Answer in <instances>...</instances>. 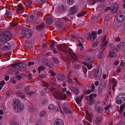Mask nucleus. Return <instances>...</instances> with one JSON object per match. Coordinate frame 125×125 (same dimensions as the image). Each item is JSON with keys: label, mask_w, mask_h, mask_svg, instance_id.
<instances>
[{"label": "nucleus", "mask_w": 125, "mask_h": 125, "mask_svg": "<svg viewBox=\"0 0 125 125\" xmlns=\"http://www.w3.org/2000/svg\"><path fill=\"white\" fill-rule=\"evenodd\" d=\"M86 14V12L85 11H83L80 14H77V16L79 17H80Z\"/></svg>", "instance_id": "nucleus-39"}, {"label": "nucleus", "mask_w": 125, "mask_h": 125, "mask_svg": "<svg viewBox=\"0 0 125 125\" xmlns=\"http://www.w3.org/2000/svg\"><path fill=\"white\" fill-rule=\"evenodd\" d=\"M45 68V67L43 65H41L38 68V72L39 73H40V72L42 71H43L44 70Z\"/></svg>", "instance_id": "nucleus-33"}, {"label": "nucleus", "mask_w": 125, "mask_h": 125, "mask_svg": "<svg viewBox=\"0 0 125 125\" xmlns=\"http://www.w3.org/2000/svg\"><path fill=\"white\" fill-rule=\"evenodd\" d=\"M48 108L49 109L52 110H57L58 109V107H55L53 104H50L48 107Z\"/></svg>", "instance_id": "nucleus-31"}, {"label": "nucleus", "mask_w": 125, "mask_h": 125, "mask_svg": "<svg viewBox=\"0 0 125 125\" xmlns=\"http://www.w3.org/2000/svg\"><path fill=\"white\" fill-rule=\"evenodd\" d=\"M61 95V93L60 92L58 91H56L54 93L53 96L56 99L59 100Z\"/></svg>", "instance_id": "nucleus-15"}, {"label": "nucleus", "mask_w": 125, "mask_h": 125, "mask_svg": "<svg viewBox=\"0 0 125 125\" xmlns=\"http://www.w3.org/2000/svg\"><path fill=\"white\" fill-rule=\"evenodd\" d=\"M34 62H28L27 65L28 66H30L31 65H33L34 64Z\"/></svg>", "instance_id": "nucleus-54"}, {"label": "nucleus", "mask_w": 125, "mask_h": 125, "mask_svg": "<svg viewBox=\"0 0 125 125\" xmlns=\"http://www.w3.org/2000/svg\"><path fill=\"white\" fill-rule=\"evenodd\" d=\"M11 45L9 42H5L0 45V49L4 51H8L10 49Z\"/></svg>", "instance_id": "nucleus-2"}, {"label": "nucleus", "mask_w": 125, "mask_h": 125, "mask_svg": "<svg viewBox=\"0 0 125 125\" xmlns=\"http://www.w3.org/2000/svg\"><path fill=\"white\" fill-rule=\"evenodd\" d=\"M77 40L80 42H83V39L82 38H81L79 37L78 36L77 38Z\"/></svg>", "instance_id": "nucleus-43"}, {"label": "nucleus", "mask_w": 125, "mask_h": 125, "mask_svg": "<svg viewBox=\"0 0 125 125\" xmlns=\"http://www.w3.org/2000/svg\"><path fill=\"white\" fill-rule=\"evenodd\" d=\"M38 1L40 3H44L47 2L48 0H39Z\"/></svg>", "instance_id": "nucleus-48"}, {"label": "nucleus", "mask_w": 125, "mask_h": 125, "mask_svg": "<svg viewBox=\"0 0 125 125\" xmlns=\"http://www.w3.org/2000/svg\"><path fill=\"white\" fill-rule=\"evenodd\" d=\"M121 59L122 63L125 64V56L121 57Z\"/></svg>", "instance_id": "nucleus-47"}, {"label": "nucleus", "mask_w": 125, "mask_h": 125, "mask_svg": "<svg viewBox=\"0 0 125 125\" xmlns=\"http://www.w3.org/2000/svg\"><path fill=\"white\" fill-rule=\"evenodd\" d=\"M34 93V92L33 91H31L29 93H27V94L29 95V97H30Z\"/></svg>", "instance_id": "nucleus-56"}, {"label": "nucleus", "mask_w": 125, "mask_h": 125, "mask_svg": "<svg viewBox=\"0 0 125 125\" xmlns=\"http://www.w3.org/2000/svg\"><path fill=\"white\" fill-rule=\"evenodd\" d=\"M19 88L21 89H22L23 88L25 89L26 88L25 86L24 87V86L22 84H19Z\"/></svg>", "instance_id": "nucleus-53"}, {"label": "nucleus", "mask_w": 125, "mask_h": 125, "mask_svg": "<svg viewBox=\"0 0 125 125\" xmlns=\"http://www.w3.org/2000/svg\"><path fill=\"white\" fill-rule=\"evenodd\" d=\"M103 117L100 116L97 117L95 120V123L97 125H100L103 122Z\"/></svg>", "instance_id": "nucleus-17"}, {"label": "nucleus", "mask_w": 125, "mask_h": 125, "mask_svg": "<svg viewBox=\"0 0 125 125\" xmlns=\"http://www.w3.org/2000/svg\"><path fill=\"white\" fill-rule=\"evenodd\" d=\"M52 19L51 18L49 17L47 20L46 22L47 24H50L52 22Z\"/></svg>", "instance_id": "nucleus-40"}, {"label": "nucleus", "mask_w": 125, "mask_h": 125, "mask_svg": "<svg viewBox=\"0 0 125 125\" xmlns=\"http://www.w3.org/2000/svg\"><path fill=\"white\" fill-rule=\"evenodd\" d=\"M24 11V7L23 5L21 3H19L18 6L16 10L18 14L22 13Z\"/></svg>", "instance_id": "nucleus-8"}, {"label": "nucleus", "mask_w": 125, "mask_h": 125, "mask_svg": "<svg viewBox=\"0 0 125 125\" xmlns=\"http://www.w3.org/2000/svg\"><path fill=\"white\" fill-rule=\"evenodd\" d=\"M13 102V105H14V107L15 108L21 104L20 100L18 99H14Z\"/></svg>", "instance_id": "nucleus-13"}, {"label": "nucleus", "mask_w": 125, "mask_h": 125, "mask_svg": "<svg viewBox=\"0 0 125 125\" xmlns=\"http://www.w3.org/2000/svg\"><path fill=\"white\" fill-rule=\"evenodd\" d=\"M15 108L17 112H19L23 111L24 108V106L23 104H21Z\"/></svg>", "instance_id": "nucleus-16"}, {"label": "nucleus", "mask_w": 125, "mask_h": 125, "mask_svg": "<svg viewBox=\"0 0 125 125\" xmlns=\"http://www.w3.org/2000/svg\"><path fill=\"white\" fill-rule=\"evenodd\" d=\"M106 47L101 45L100 48L99 50L100 53H102V52L105 50Z\"/></svg>", "instance_id": "nucleus-36"}, {"label": "nucleus", "mask_w": 125, "mask_h": 125, "mask_svg": "<svg viewBox=\"0 0 125 125\" xmlns=\"http://www.w3.org/2000/svg\"><path fill=\"white\" fill-rule=\"evenodd\" d=\"M93 94H91L89 96L86 97V100L88 101L89 104L91 105L93 104L95 102V100L93 97Z\"/></svg>", "instance_id": "nucleus-9"}, {"label": "nucleus", "mask_w": 125, "mask_h": 125, "mask_svg": "<svg viewBox=\"0 0 125 125\" xmlns=\"http://www.w3.org/2000/svg\"><path fill=\"white\" fill-rule=\"evenodd\" d=\"M116 50V48L115 46H113L111 47L109 51H115Z\"/></svg>", "instance_id": "nucleus-52"}, {"label": "nucleus", "mask_w": 125, "mask_h": 125, "mask_svg": "<svg viewBox=\"0 0 125 125\" xmlns=\"http://www.w3.org/2000/svg\"><path fill=\"white\" fill-rule=\"evenodd\" d=\"M67 81L69 83H73V80L69 77H68L67 79Z\"/></svg>", "instance_id": "nucleus-50"}, {"label": "nucleus", "mask_w": 125, "mask_h": 125, "mask_svg": "<svg viewBox=\"0 0 125 125\" xmlns=\"http://www.w3.org/2000/svg\"><path fill=\"white\" fill-rule=\"evenodd\" d=\"M106 86L105 83L104 82H102L100 85L98 89V91H101L103 90L104 87H106Z\"/></svg>", "instance_id": "nucleus-22"}, {"label": "nucleus", "mask_w": 125, "mask_h": 125, "mask_svg": "<svg viewBox=\"0 0 125 125\" xmlns=\"http://www.w3.org/2000/svg\"><path fill=\"white\" fill-rule=\"evenodd\" d=\"M102 32V30L101 29H99L97 31V33L98 34H101Z\"/></svg>", "instance_id": "nucleus-64"}, {"label": "nucleus", "mask_w": 125, "mask_h": 125, "mask_svg": "<svg viewBox=\"0 0 125 125\" xmlns=\"http://www.w3.org/2000/svg\"><path fill=\"white\" fill-rule=\"evenodd\" d=\"M55 42L54 41L52 42L50 45V46L51 48L53 47V46L55 44Z\"/></svg>", "instance_id": "nucleus-58"}, {"label": "nucleus", "mask_w": 125, "mask_h": 125, "mask_svg": "<svg viewBox=\"0 0 125 125\" xmlns=\"http://www.w3.org/2000/svg\"><path fill=\"white\" fill-rule=\"evenodd\" d=\"M62 107L64 112L65 114H67L71 113V112L70 109L66 107L65 104H63Z\"/></svg>", "instance_id": "nucleus-18"}, {"label": "nucleus", "mask_w": 125, "mask_h": 125, "mask_svg": "<svg viewBox=\"0 0 125 125\" xmlns=\"http://www.w3.org/2000/svg\"><path fill=\"white\" fill-rule=\"evenodd\" d=\"M101 74L102 73L101 72L99 73V71L98 70L94 73L93 74V76L96 80H97L100 79Z\"/></svg>", "instance_id": "nucleus-11"}, {"label": "nucleus", "mask_w": 125, "mask_h": 125, "mask_svg": "<svg viewBox=\"0 0 125 125\" xmlns=\"http://www.w3.org/2000/svg\"><path fill=\"white\" fill-rule=\"evenodd\" d=\"M16 94L17 96L21 97L22 98H24L25 97V95H23L22 92H18L16 93Z\"/></svg>", "instance_id": "nucleus-30"}, {"label": "nucleus", "mask_w": 125, "mask_h": 125, "mask_svg": "<svg viewBox=\"0 0 125 125\" xmlns=\"http://www.w3.org/2000/svg\"><path fill=\"white\" fill-rule=\"evenodd\" d=\"M36 19V18L34 16H31L29 19V21L30 22H33L35 21Z\"/></svg>", "instance_id": "nucleus-35"}, {"label": "nucleus", "mask_w": 125, "mask_h": 125, "mask_svg": "<svg viewBox=\"0 0 125 125\" xmlns=\"http://www.w3.org/2000/svg\"><path fill=\"white\" fill-rule=\"evenodd\" d=\"M98 8L100 10H102L104 8V5L102 4H101V5L99 6Z\"/></svg>", "instance_id": "nucleus-60"}, {"label": "nucleus", "mask_w": 125, "mask_h": 125, "mask_svg": "<svg viewBox=\"0 0 125 125\" xmlns=\"http://www.w3.org/2000/svg\"><path fill=\"white\" fill-rule=\"evenodd\" d=\"M125 106V104H124L122 105H121L120 106V109L123 110Z\"/></svg>", "instance_id": "nucleus-61"}, {"label": "nucleus", "mask_w": 125, "mask_h": 125, "mask_svg": "<svg viewBox=\"0 0 125 125\" xmlns=\"http://www.w3.org/2000/svg\"><path fill=\"white\" fill-rule=\"evenodd\" d=\"M57 77L58 80L62 81L64 79L65 76L63 74L60 73L58 75Z\"/></svg>", "instance_id": "nucleus-23"}, {"label": "nucleus", "mask_w": 125, "mask_h": 125, "mask_svg": "<svg viewBox=\"0 0 125 125\" xmlns=\"http://www.w3.org/2000/svg\"><path fill=\"white\" fill-rule=\"evenodd\" d=\"M69 87L70 89L73 93L76 95L79 93V90L78 88L72 85H70Z\"/></svg>", "instance_id": "nucleus-10"}, {"label": "nucleus", "mask_w": 125, "mask_h": 125, "mask_svg": "<svg viewBox=\"0 0 125 125\" xmlns=\"http://www.w3.org/2000/svg\"><path fill=\"white\" fill-rule=\"evenodd\" d=\"M95 3V0H90V3L92 5L94 4Z\"/></svg>", "instance_id": "nucleus-51"}, {"label": "nucleus", "mask_w": 125, "mask_h": 125, "mask_svg": "<svg viewBox=\"0 0 125 125\" xmlns=\"http://www.w3.org/2000/svg\"><path fill=\"white\" fill-rule=\"evenodd\" d=\"M10 124L11 125H19L17 123H15L14 122H11Z\"/></svg>", "instance_id": "nucleus-62"}, {"label": "nucleus", "mask_w": 125, "mask_h": 125, "mask_svg": "<svg viewBox=\"0 0 125 125\" xmlns=\"http://www.w3.org/2000/svg\"><path fill=\"white\" fill-rule=\"evenodd\" d=\"M46 112L45 111H43L41 112L40 113V116L42 117L44 116L46 114Z\"/></svg>", "instance_id": "nucleus-42"}, {"label": "nucleus", "mask_w": 125, "mask_h": 125, "mask_svg": "<svg viewBox=\"0 0 125 125\" xmlns=\"http://www.w3.org/2000/svg\"><path fill=\"white\" fill-rule=\"evenodd\" d=\"M95 111L98 113H101L103 110L102 108L100 106H95L94 108Z\"/></svg>", "instance_id": "nucleus-19"}, {"label": "nucleus", "mask_w": 125, "mask_h": 125, "mask_svg": "<svg viewBox=\"0 0 125 125\" xmlns=\"http://www.w3.org/2000/svg\"><path fill=\"white\" fill-rule=\"evenodd\" d=\"M113 82V86H115L116 84V80L114 78H113L112 80Z\"/></svg>", "instance_id": "nucleus-45"}, {"label": "nucleus", "mask_w": 125, "mask_h": 125, "mask_svg": "<svg viewBox=\"0 0 125 125\" xmlns=\"http://www.w3.org/2000/svg\"><path fill=\"white\" fill-rule=\"evenodd\" d=\"M125 20V12H120L117 16V21L118 22L121 23Z\"/></svg>", "instance_id": "nucleus-4"}, {"label": "nucleus", "mask_w": 125, "mask_h": 125, "mask_svg": "<svg viewBox=\"0 0 125 125\" xmlns=\"http://www.w3.org/2000/svg\"><path fill=\"white\" fill-rule=\"evenodd\" d=\"M117 49L118 50L121 49L124 50H125V45L123 43H120L118 45Z\"/></svg>", "instance_id": "nucleus-25"}, {"label": "nucleus", "mask_w": 125, "mask_h": 125, "mask_svg": "<svg viewBox=\"0 0 125 125\" xmlns=\"http://www.w3.org/2000/svg\"><path fill=\"white\" fill-rule=\"evenodd\" d=\"M57 48L58 49L61 50L66 53L67 52V46L65 44L59 45Z\"/></svg>", "instance_id": "nucleus-7"}, {"label": "nucleus", "mask_w": 125, "mask_h": 125, "mask_svg": "<svg viewBox=\"0 0 125 125\" xmlns=\"http://www.w3.org/2000/svg\"><path fill=\"white\" fill-rule=\"evenodd\" d=\"M125 101V95L124 94H121L118 96L116 98V102L118 104H120L123 101Z\"/></svg>", "instance_id": "nucleus-5"}, {"label": "nucleus", "mask_w": 125, "mask_h": 125, "mask_svg": "<svg viewBox=\"0 0 125 125\" xmlns=\"http://www.w3.org/2000/svg\"><path fill=\"white\" fill-rule=\"evenodd\" d=\"M32 32L31 30L27 29L22 34V36L26 39H29L31 38L32 35Z\"/></svg>", "instance_id": "nucleus-6"}, {"label": "nucleus", "mask_w": 125, "mask_h": 125, "mask_svg": "<svg viewBox=\"0 0 125 125\" xmlns=\"http://www.w3.org/2000/svg\"><path fill=\"white\" fill-rule=\"evenodd\" d=\"M61 95L60 96V100H64L65 99L67 96V95L66 94H62L61 93Z\"/></svg>", "instance_id": "nucleus-34"}, {"label": "nucleus", "mask_w": 125, "mask_h": 125, "mask_svg": "<svg viewBox=\"0 0 125 125\" xmlns=\"http://www.w3.org/2000/svg\"><path fill=\"white\" fill-rule=\"evenodd\" d=\"M17 23L16 22H11V25L12 27H15L17 25Z\"/></svg>", "instance_id": "nucleus-57"}, {"label": "nucleus", "mask_w": 125, "mask_h": 125, "mask_svg": "<svg viewBox=\"0 0 125 125\" xmlns=\"http://www.w3.org/2000/svg\"><path fill=\"white\" fill-rule=\"evenodd\" d=\"M75 2V0H67V3L69 5H71Z\"/></svg>", "instance_id": "nucleus-41"}, {"label": "nucleus", "mask_w": 125, "mask_h": 125, "mask_svg": "<svg viewBox=\"0 0 125 125\" xmlns=\"http://www.w3.org/2000/svg\"><path fill=\"white\" fill-rule=\"evenodd\" d=\"M45 25L43 23H42L39 26H36V29L38 31H40L44 27Z\"/></svg>", "instance_id": "nucleus-29"}, {"label": "nucleus", "mask_w": 125, "mask_h": 125, "mask_svg": "<svg viewBox=\"0 0 125 125\" xmlns=\"http://www.w3.org/2000/svg\"><path fill=\"white\" fill-rule=\"evenodd\" d=\"M32 3V2L31 0H28L26 1L24 3H23L26 6H28L31 5Z\"/></svg>", "instance_id": "nucleus-32"}, {"label": "nucleus", "mask_w": 125, "mask_h": 125, "mask_svg": "<svg viewBox=\"0 0 125 125\" xmlns=\"http://www.w3.org/2000/svg\"><path fill=\"white\" fill-rule=\"evenodd\" d=\"M94 91L93 90H88L86 91V93L87 94H89L90 93L92 92H93Z\"/></svg>", "instance_id": "nucleus-59"}, {"label": "nucleus", "mask_w": 125, "mask_h": 125, "mask_svg": "<svg viewBox=\"0 0 125 125\" xmlns=\"http://www.w3.org/2000/svg\"><path fill=\"white\" fill-rule=\"evenodd\" d=\"M109 56L110 58H114L116 56V53L115 51H109Z\"/></svg>", "instance_id": "nucleus-27"}, {"label": "nucleus", "mask_w": 125, "mask_h": 125, "mask_svg": "<svg viewBox=\"0 0 125 125\" xmlns=\"http://www.w3.org/2000/svg\"><path fill=\"white\" fill-rule=\"evenodd\" d=\"M54 125H64L63 121L60 119L56 120L54 123Z\"/></svg>", "instance_id": "nucleus-21"}, {"label": "nucleus", "mask_w": 125, "mask_h": 125, "mask_svg": "<svg viewBox=\"0 0 125 125\" xmlns=\"http://www.w3.org/2000/svg\"><path fill=\"white\" fill-rule=\"evenodd\" d=\"M11 13L9 10H6V12L4 15L5 17H7L9 19H11Z\"/></svg>", "instance_id": "nucleus-20"}, {"label": "nucleus", "mask_w": 125, "mask_h": 125, "mask_svg": "<svg viewBox=\"0 0 125 125\" xmlns=\"http://www.w3.org/2000/svg\"><path fill=\"white\" fill-rule=\"evenodd\" d=\"M51 90L52 92H55L56 91H58L54 87H52L51 89Z\"/></svg>", "instance_id": "nucleus-63"}, {"label": "nucleus", "mask_w": 125, "mask_h": 125, "mask_svg": "<svg viewBox=\"0 0 125 125\" xmlns=\"http://www.w3.org/2000/svg\"><path fill=\"white\" fill-rule=\"evenodd\" d=\"M111 9L112 10V12L114 13L117 12L118 10V7L116 3H114L111 7Z\"/></svg>", "instance_id": "nucleus-14"}, {"label": "nucleus", "mask_w": 125, "mask_h": 125, "mask_svg": "<svg viewBox=\"0 0 125 125\" xmlns=\"http://www.w3.org/2000/svg\"><path fill=\"white\" fill-rule=\"evenodd\" d=\"M91 35L92 37H93V40H94L97 37L96 34L94 31L92 32L91 33Z\"/></svg>", "instance_id": "nucleus-37"}, {"label": "nucleus", "mask_w": 125, "mask_h": 125, "mask_svg": "<svg viewBox=\"0 0 125 125\" xmlns=\"http://www.w3.org/2000/svg\"><path fill=\"white\" fill-rule=\"evenodd\" d=\"M107 42L108 41L107 40H106L105 41H104L102 42V43L101 44V45L103 46H104V47H106V45L107 44Z\"/></svg>", "instance_id": "nucleus-49"}, {"label": "nucleus", "mask_w": 125, "mask_h": 125, "mask_svg": "<svg viewBox=\"0 0 125 125\" xmlns=\"http://www.w3.org/2000/svg\"><path fill=\"white\" fill-rule=\"evenodd\" d=\"M54 60V62L56 63L59 64V60L57 59L56 58L54 57L53 58Z\"/></svg>", "instance_id": "nucleus-44"}, {"label": "nucleus", "mask_w": 125, "mask_h": 125, "mask_svg": "<svg viewBox=\"0 0 125 125\" xmlns=\"http://www.w3.org/2000/svg\"><path fill=\"white\" fill-rule=\"evenodd\" d=\"M48 73H50L52 76H54L56 75V74L55 73L51 71H49Z\"/></svg>", "instance_id": "nucleus-55"}, {"label": "nucleus", "mask_w": 125, "mask_h": 125, "mask_svg": "<svg viewBox=\"0 0 125 125\" xmlns=\"http://www.w3.org/2000/svg\"><path fill=\"white\" fill-rule=\"evenodd\" d=\"M93 42V47H96L97 46L98 44V42L97 40H94Z\"/></svg>", "instance_id": "nucleus-38"}, {"label": "nucleus", "mask_w": 125, "mask_h": 125, "mask_svg": "<svg viewBox=\"0 0 125 125\" xmlns=\"http://www.w3.org/2000/svg\"><path fill=\"white\" fill-rule=\"evenodd\" d=\"M19 63H17L12 64L11 65V67L15 70H17L21 68L19 65Z\"/></svg>", "instance_id": "nucleus-24"}, {"label": "nucleus", "mask_w": 125, "mask_h": 125, "mask_svg": "<svg viewBox=\"0 0 125 125\" xmlns=\"http://www.w3.org/2000/svg\"><path fill=\"white\" fill-rule=\"evenodd\" d=\"M83 95H82L80 98L79 97H77L75 99V100L76 103L78 104H80L81 102L82 99L83 97Z\"/></svg>", "instance_id": "nucleus-28"}, {"label": "nucleus", "mask_w": 125, "mask_h": 125, "mask_svg": "<svg viewBox=\"0 0 125 125\" xmlns=\"http://www.w3.org/2000/svg\"><path fill=\"white\" fill-rule=\"evenodd\" d=\"M12 37V34L10 32H3L2 30L0 29V40L2 42L10 40Z\"/></svg>", "instance_id": "nucleus-1"}, {"label": "nucleus", "mask_w": 125, "mask_h": 125, "mask_svg": "<svg viewBox=\"0 0 125 125\" xmlns=\"http://www.w3.org/2000/svg\"><path fill=\"white\" fill-rule=\"evenodd\" d=\"M68 52L71 57V60L73 64L75 62L78 60V58L76 54H74L72 52L71 49H69L67 51L68 53Z\"/></svg>", "instance_id": "nucleus-3"}, {"label": "nucleus", "mask_w": 125, "mask_h": 125, "mask_svg": "<svg viewBox=\"0 0 125 125\" xmlns=\"http://www.w3.org/2000/svg\"><path fill=\"white\" fill-rule=\"evenodd\" d=\"M86 61H88L86 62V63H85L84 64L87 66L88 69L89 70L91 69L92 67V64H88V62H91V60L89 59L88 60H86Z\"/></svg>", "instance_id": "nucleus-26"}, {"label": "nucleus", "mask_w": 125, "mask_h": 125, "mask_svg": "<svg viewBox=\"0 0 125 125\" xmlns=\"http://www.w3.org/2000/svg\"><path fill=\"white\" fill-rule=\"evenodd\" d=\"M77 12V10L75 6H73L69 9V13L70 15H73Z\"/></svg>", "instance_id": "nucleus-12"}, {"label": "nucleus", "mask_w": 125, "mask_h": 125, "mask_svg": "<svg viewBox=\"0 0 125 125\" xmlns=\"http://www.w3.org/2000/svg\"><path fill=\"white\" fill-rule=\"evenodd\" d=\"M88 36L87 37V39L88 40H90L92 38L91 37L92 36L89 33H87Z\"/></svg>", "instance_id": "nucleus-46"}]
</instances>
